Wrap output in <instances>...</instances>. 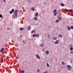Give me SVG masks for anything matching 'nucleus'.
Wrapping results in <instances>:
<instances>
[{"label":"nucleus","instance_id":"e433bc0d","mask_svg":"<svg viewBox=\"0 0 73 73\" xmlns=\"http://www.w3.org/2000/svg\"><path fill=\"white\" fill-rule=\"evenodd\" d=\"M12 11L13 12H14V9H12Z\"/></svg>","mask_w":73,"mask_h":73},{"label":"nucleus","instance_id":"ddd939ff","mask_svg":"<svg viewBox=\"0 0 73 73\" xmlns=\"http://www.w3.org/2000/svg\"><path fill=\"white\" fill-rule=\"evenodd\" d=\"M57 11V10L55 9L53 11V13H56L57 12H56V11Z\"/></svg>","mask_w":73,"mask_h":73},{"label":"nucleus","instance_id":"dca6fc26","mask_svg":"<svg viewBox=\"0 0 73 73\" xmlns=\"http://www.w3.org/2000/svg\"><path fill=\"white\" fill-rule=\"evenodd\" d=\"M35 30H34L31 31V33H35Z\"/></svg>","mask_w":73,"mask_h":73},{"label":"nucleus","instance_id":"a19ab883","mask_svg":"<svg viewBox=\"0 0 73 73\" xmlns=\"http://www.w3.org/2000/svg\"><path fill=\"white\" fill-rule=\"evenodd\" d=\"M7 30H9L10 29H9V28H7Z\"/></svg>","mask_w":73,"mask_h":73},{"label":"nucleus","instance_id":"c9c22d12","mask_svg":"<svg viewBox=\"0 0 73 73\" xmlns=\"http://www.w3.org/2000/svg\"><path fill=\"white\" fill-rule=\"evenodd\" d=\"M48 38H50V35H48Z\"/></svg>","mask_w":73,"mask_h":73},{"label":"nucleus","instance_id":"7c9ffc66","mask_svg":"<svg viewBox=\"0 0 73 73\" xmlns=\"http://www.w3.org/2000/svg\"><path fill=\"white\" fill-rule=\"evenodd\" d=\"M37 72L38 73L39 72H40V70L38 69Z\"/></svg>","mask_w":73,"mask_h":73},{"label":"nucleus","instance_id":"b1692460","mask_svg":"<svg viewBox=\"0 0 73 73\" xmlns=\"http://www.w3.org/2000/svg\"><path fill=\"white\" fill-rule=\"evenodd\" d=\"M56 23H58L59 22V20H56Z\"/></svg>","mask_w":73,"mask_h":73},{"label":"nucleus","instance_id":"423d86ee","mask_svg":"<svg viewBox=\"0 0 73 73\" xmlns=\"http://www.w3.org/2000/svg\"><path fill=\"white\" fill-rule=\"evenodd\" d=\"M31 26L29 25L28 27V31H30L31 30Z\"/></svg>","mask_w":73,"mask_h":73},{"label":"nucleus","instance_id":"f704fd0d","mask_svg":"<svg viewBox=\"0 0 73 73\" xmlns=\"http://www.w3.org/2000/svg\"><path fill=\"white\" fill-rule=\"evenodd\" d=\"M69 10H70V11H71V12H73V10L72 9H70Z\"/></svg>","mask_w":73,"mask_h":73},{"label":"nucleus","instance_id":"f3484780","mask_svg":"<svg viewBox=\"0 0 73 73\" xmlns=\"http://www.w3.org/2000/svg\"><path fill=\"white\" fill-rule=\"evenodd\" d=\"M54 14V16H56L57 15V12L55 13Z\"/></svg>","mask_w":73,"mask_h":73},{"label":"nucleus","instance_id":"bb28decb","mask_svg":"<svg viewBox=\"0 0 73 73\" xmlns=\"http://www.w3.org/2000/svg\"><path fill=\"white\" fill-rule=\"evenodd\" d=\"M70 28H71V29H73V26H71Z\"/></svg>","mask_w":73,"mask_h":73},{"label":"nucleus","instance_id":"f257e3e1","mask_svg":"<svg viewBox=\"0 0 73 73\" xmlns=\"http://www.w3.org/2000/svg\"><path fill=\"white\" fill-rule=\"evenodd\" d=\"M17 10H16L15 12V17L13 15V19H15V18H16L17 17V12H18Z\"/></svg>","mask_w":73,"mask_h":73},{"label":"nucleus","instance_id":"39448f33","mask_svg":"<svg viewBox=\"0 0 73 73\" xmlns=\"http://www.w3.org/2000/svg\"><path fill=\"white\" fill-rule=\"evenodd\" d=\"M36 57L38 59H40V57L39 56V55L38 54H36Z\"/></svg>","mask_w":73,"mask_h":73},{"label":"nucleus","instance_id":"4c0bfd02","mask_svg":"<svg viewBox=\"0 0 73 73\" xmlns=\"http://www.w3.org/2000/svg\"><path fill=\"white\" fill-rule=\"evenodd\" d=\"M3 59H2L1 60V62H3Z\"/></svg>","mask_w":73,"mask_h":73},{"label":"nucleus","instance_id":"5701e85b","mask_svg":"<svg viewBox=\"0 0 73 73\" xmlns=\"http://www.w3.org/2000/svg\"><path fill=\"white\" fill-rule=\"evenodd\" d=\"M62 64H63V65H64L65 64V62H62Z\"/></svg>","mask_w":73,"mask_h":73},{"label":"nucleus","instance_id":"c03bdc74","mask_svg":"<svg viewBox=\"0 0 73 73\" xmlns=\"http://www.w3.org/2000/svg\"><path fill=\"white\" fill-rule=\"evenodd\" d=\"M45 2L44 3V5H45Z\"/></svg>","mask_w":73,"mask_h":73},{"label":"nucleus","instance_id":"37998d69","mask_svg":"<svg viewBox=\"0 0 73 73\" xmlns=\"http://www.w3.org/2000/svg\"><path fill=\"white\" fill-rule=\"evenodd\" d=\"M6 1L4 0V2H5Z\"/></svg>","mask_w":73,"mask_h":73},{"label":"nucleus","instance_id":"aec40b11","mask_svg":"<svg viewBox=\"0 0 73 73\" xmlns=\"http://www.w3.org/2000/svg\"><path fill=\"white\" fill-rule=\"evenodd\" d=\"M25 72L24 71L22 70L21 71V73H24Z\"/></svg>","mask_w":73,"mask_h":73},{"label":"nucleus","instance_id":"79ce46f5","mask_svg":"<svg viewBox=\"0 0 73 73\" xmlns=\"http://www.w3.org/2000/svg\"><path fill=\"white\" fill-rule=\"evenodd\" d=\"M71 16H73V15L72 14L71 15Z\"/></svg>","mask_w":73,"mask_h":73},{"label":"nucleus","instance_id":"c85d7f7f","mask_svg":"<svg viewBox=\"0 0 73 73\" xmlns=\"http://www.w3.org/2000/svg\"><path fill=\"white\" fill-rule=\"evenodd\" d=\"M65 11L66 12H68L69 11V10L67 9H66Z\"/></svg>","mask_w":73,"mask_h":73},{"label":"nucleus","instance_id":"473e14b6","mask_svg":"<svg viewBox=\"0 0 73 73\" xmlns=\"http://www.w3.org/2000/svg\"><path fill=\"white\" fill-rule=\"evenodd\" d=\"M10 13H11V14H12V13H13V12L12 11H11L10 12Z\"/></svg>","mask_w":73,"mask_h":73},{"label":"nucleus","instance_id":"58836bf2","mask_svg":"<svg viewBox=\"0 0 73 73\" xmlns=\"http://www.w3.org/2000/svg\"><path fill=\"white\" fill-rule=\"evenodd\" d=\"M28 3H30V1H29V0H28Z\"/></svg>","mask_w":73,"mask_h":73},{"label":"nucleus","instance_id":"20e7f679","mask_svg":"<svg viewBox=\"0 0 73 73\" xmlns=\"http://www.w3.org/2000/svg\"><path fill=\"white\" fill-rule=\"evenodd\" d=\"M58 43H59V40H56L55 42V44H58Z\"/></svg>","mask_w":73,"mask_h":73},{"label":"nucleus","instance_id":"412c9836","mask_svg":"<svg viewBox=\"0 0 73 73\" xmlns=\"http://www.w3.org/2000/svg\"><path fill=\"white\" fill-rule=\"evenodd\" d=\"M47 65L48 67V68L49 67V64L48 63H47Z\"/></svg>","mask_w":73,"mask_h":73},{"label":"nucleus","instance_id":"f8f14e48","mask_svg":"<svg viewBox=\"0 0 73 73\" xmlns=\"http://www.w3.org/2000/svg\"><path fill=\"white\" fill-rule=\"evenodd\" d=\"M31 9L32 11H35V8H34V7H32Z\"/></svg>","mask_w":73,"mask_h":73},{"label":"nucleus","instance_id":"c756f323","mask_svg":"<svg viewBox=\"0 0 73 73\" xmlns=\"http://www.w3.org/2000/svg\"><path fill=\"white\" fill-rule=\"evenodd\" d=\"M22 42H23V44H25V42L23 40V41H22Z\"/></svg>","mask_w":73,"mask_h":73},{"label":"nucleus","instance_id":"6e6552de","mask_svg":"<svg viewBox=\"0 0 73 73\" xmlns=\"http://www.w3.org/2000/svg\"><path fill=\"white\" fill-rule=\"evenodd\" d=\"M34 19L35 20V21H37V20H38V19L36 17H34Z\"/></svg>","mask_w":73,"mask_h":73},{"label":"nucleus","instance_id":"0eeeda50","mask_svg":"<svg viewBox=\"0 0 73 73\" xmlns=\"http://www.w3.org/2000/svg\"><path fill=\"white\" fill-rule=\"evenodd\" d=\"M35 16L36 17H38V13H36L35 14Z\"/></svg>","mask_w":73,"mask_h":73},{"label":"nucleus","instance_id":"4be33fe9","mask_svg":"<svg viewBox=\"0 0 73 73\" xmlns=\"http://www.w3.org/2000/svg\"><path fill=\"white\" fill-rule=\"evenodd\" d=\"M0 17L1 18H3V16H2V15L0 14Z\"/></svg>","mask_w":73,"mask_h":73},{"label":"nucleus","instance_id":"9b49d317","mask_svg":"<svg viewBox=\"0 0 73 73\" xmlns=\"http://www.w3.org/2000/svg\"><path fill=\"white\" fill-rule=\"evenodd\" d=\"M60 5L62 7H64V6H65V5H64V4L63 3L60 4Z\"/></svg>","mask_w":73,"mask_h":73},{"label":"nucleus","instance_id":"1a4fd4ad","mask_svg":"<svg viewBox=\"0 0 73 73\" xmlns=\"http://www.w3.org/2000/svg\"><path fill=\"white\" fill-rule=\"evenodd\" d=\"M58 37H60V38H62V35L60 34L58 35Z\"/></svg>","mask_w":73,"mask_h":73},{"label":"nucleus","instance_id":"cd10ccee","mask_svg":"<svg viewBox=\"0 0 73 73\" xmlns=\"http://www.w3.org/2000/svg\"><path fill=\"white\" fill-rule=\"evenodd\" d=\"M70 53L72 54H73V51H70Z\"/></svg>","mask_w":73,"mask_h":73},{"label":"nucleus","instance_id":"a878e982","mask_svg":"<svg viewBox=\"0 0 73 73\" xmlns=\"http://www.w3.org/2000/svg\"><path fill=\"white\" fill-rule=\"evenodd\" d=\"M70 50L71 51H72V50L73 49V48H72V47H70Z\"/></svg>","mask_w":73,"mask_h":73},{"label":"nucleus","instance_id":"4468645a","mask_svg":"<svg viewBox=\"0 0 73 73\" xmlns=\"http://www.w3.org/2000/svg\"><path fill=\"white\" fill-rule=\"evenodd\" d=\"M20 29V31H23L24 29V28H21Z\"/></svg>","mask_w":73,"mask_h":73},{"label":"nucleus","instance_id":"ea45409f","mask_svg":"<svg viewBox=\"0 0 73 73\" xmlns=\"http://www.w3.org/2000/svg\"><path fill=\"white\" fill-rule=\"evenodd\" d=\"M42 52H45V51L44 50V49H42Z\"/></svg>","mask_w":73,"mask_h":73},{"label":"nucleus","instance_id":"7ed1b4c3","mask_svg":"<svg viewBox=\"0 0 73 73\" xmlns=\"http://www.w3.org/2000/svg\"><path fill=\"white\" fill-rule=\"evenodd\" d=\"M67 67L68 68V70H70V69H71L72 68V66L69 65H68Z\"/></svg>","mask_w":73,"mask_h":73},{"label":"nucleus","instance_id":"2f4dec72","mask_svg":"<svg viewBox=\"0 0 73 73\" xmlns=\"http://www.w3.org/2000/svg\"><path fill=\"white\" fill-rule=\"evenodd\" d=\"M70 47H73V46H72V44H70Z\"/></svg>","mask_w":73,"mask_h":73},{"label":"nucleus","instance_id":"72a5a7b5","mask_svg":"<svg viewBox=\"0 0 73 73\" xmlns=\"http://www.w3.org/2000/svg\"><path fill=\"white\" fill-rule=\"evenodd\" d=\"M60 21H61V17H60L59 18V19Z\"/></svg>","mask_w":73,"mask_h":73},{"label":"nucleus","instance_id":"f03ea898","mask_svg":"<svg viewBox=\"0 0 73 73\" xmlns=\"http://www.w3.org/2000/svg\"><path fill=\"white\" fill-rule=\"evenodd\" d=\"M35 36H36V37H39L40 35L38 34H34L33 35V37H35Z\"/></svg>","mask_w":73,"mask_h":73},{"label":"nucleus","instance_id":"9d476101","mask_svg":"<svg viewBox=\"0 0 73 73\" xmlns=\"http://www.w3.org/2000/svg\"><path fill=\"white\" fill-rule=\"evenodd\" d=\"M3 50H4V48H3L1 49L0 50L1 52L2 53L3 51Z\"/></svg>","mask_w":73,"mask_h":73},{"label":"nucleus","instance_id":"a18cd8bd","mask_svg":"<svg viewBox=\"0 0 73 73\" xmlns=\"http://www.w3.org/2000/svg\"><path fill=\"white\" fill-rule=\"evenodd\" d=\"M6 0L7 1L8 0Z\"/></svg>","mask_w":73,"mask_h":73},{"label":"nucleus","instance_id":"2eb2a0df","mask_svg":"<svg viewBox=\"0 0 73 73\" xmlns=\"http://www.w3.org/2000/svg\"><path fill=\"white\" fill-rule=\"evenodd\" d=\"M67 27L68 28V31H70V27H69V26H67Z\"/></svg>","mask_w":73,"mask_h":73},{"label":"nucleus","instance_id":"393cba45","mask_svg":"<svg viewBox=\"0 0 73 73\" xmlns=\"http://www.w3.org/2000/svg\"><path fill=\"white\" fill-rule=\"evenodd\" d=\"M43 46H44V45L43 44H40V46H41V47H43Z\"/></svg>","mask_w":73,"mask_h":73},{"label":"nucleus","instance_id":"a211bd4d","mask_svg":"<svg viewBox=\"0 0 73 73\" xmlns=\"http://www.w3.org/2000/svg\"><path fill=\"white\" fill-rule=\"evenodd\" d=\"M46 54H49V51L47 50L46 51Z\"/></svg>","mask_w":73,"mask_h":73},{"label":"nucleus","instance_id":"6ab92c4d","mask_svg":"<svg viewBox=\"0 0 73 73\" xmlns=\"http://www.w3.org/2000/svg\"><path fill=\"white\" fill-rule=\"evenodd\" d=\"M53 38L54 40H57V38L54 37V38Z\"/></svg>","mask_w":73,"mask_h":73}]
</instances>
